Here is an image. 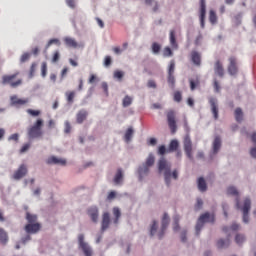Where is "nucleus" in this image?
<instances>
[{
  "label": "nucleus",
  "mask_w": 256,
  "mask_h": 256,
  "mask_svg": "<svg viewBox=\"0 0 256 256\" xmlns=\"http://www.w3.org/2000/svg\"><path fill=\"white\" fill-rule=\"evenodd\" d=\"M158 170L160 173H163L164 171V179L166 185L169 187L171 185V177L174 179H177L179 177V173L177 170H174L173 173H171V164L165 160V158H161L158 162Z\"/></svg>",
  "instance_id": "f257e3e1"
},
{
  "label": "nucleus",
  "mask_w": 256,
  "mask_h": 256,
  "mask_svg": "<svg viewBox=\"0 0 256 256\" xmlns=\"http://www.w3.org/2000/svg\"><path fill=\"white\" fill-rule=\"evenodd\" d=\"M19 72H15L14 74L3 75L1 83L3 85H10L12 89H17L20 85L23 84V80L21 78H17Z\"/></svg>",
  "instance_id": "f03ea898"
},
{
  "label": "nucleus",
  "mask_w": 256,
  "mask_h": 256,
  "mask_svg": "<svg viewBox=\"0 0 256 256\" xmlns=\"http://www.w3.org/2000/svg\"><path fill=\"white\" fill-rule=\"evenodd\" d=\"M43 119H37L32 127L28 129L29 139H39L43 137Z\"/></svg>",
  "instance_id": "7ed1b4c3"
},
{
  "label": "nucleus",
  "mask_w": 256,
  "mask_h": 256,
  "mask_svg": "<svg viewBox=\"0 0 256 256\" xmlns=\"http://www.w3.org/2000/svg\"><path fill=\"white\" fill-rule=\"evenodd\" d=\"M215 216H211L209 213L202 214L196 224V235H199L201 233V229H203V225L205 223H214Z\"/></svg>",
  "instance_id": "20e7f679"
},
{
  "label": "nucleus",
  "mask_w": 256,
  "mask_h": 256,
  "mask_svg": "<svg viewBox=\"0 0 256 256\" xmlns=\"http://www.w3.org/2000/svg\"><path fill=\"white\" fill-rule=\"evenodd\" d=\"M155 163V157L153 156V154H150L146 160V163L143 167H140L138 170V173L140 175V180L143 179L144 175H148L149 174V168L153 167Z\"/></svg>",
  "instance_id": "39448f33"
},
{
  "label": "nucleus",
  "mask_w": 256,
  "mask_h": 256,
  "mask_svg": "<svg viewBox=\"0 0 256 256\" xmlns=\"http://www.w3.org/2000/svg\"><path fill=\"white\" fill-rule=\"evenodd\" d=\"M78 243L85 256H93V250L91 249V246L85 242V235H78Z\"/></svg>",
  "instance_id": "423d86ee"
},
{
  "label": "nucleus",
  "mask_w": 256,
  "mask_h": 256,
  "mask_svg": "<svg viewBox=\"0 0 256 256\" xmlns=\"http://www.w3.org/2000/svg\"><path fill=\"white\" fill-rule=\"evenodd\" d=\"M229 64H228V73L229 75H237L239 73V64L237 62V57L230 56L228 58Z\"/></svg>",
  "instance_id": "0eeeda50"
},
{
  "label": "nucleus",
  "mask_w": 256,
  "mask_h": 256,
  "mask_svg": "<svg viewBox=\"0 0 256 256\" xmlns=\"http://www.w3.org/2000/svg\"><path fill=\"white\" fill-rule=\"evenodd\" d=\"M242 210L244 223H249V211H251V199L245 198L243 207L238 208Z\"/></svg>",
  "instance_id": "6e6552de"
},
{
  "label": "nucleus",
  "mask_w": 256,
  "mask_h": 256,
  "mask_svg": "<svg viewBox=\"0 0 256 256\" xmlns=\"http://www.w3.org/2000/svg\"><path fill=\"white\" fill-rule=\"evenodd\" d=\"M184 151L188 159L193 161V143L191 142V138L189 136L184 138Z\"/></svg>",
  "instance_id": "1a4fd4ad"
},
{
  "label": "nucleus",
  "mask_w": 256,
  "mask_h": 256,
  "mask_svg": "<svg viewBox=\"0 0 256 256\" xmlns=\"http://www.w3.org/2000/svg\"><path fill=\"white\" fill-rule=\"evenodd\" d=\"M27 103H29V98H19L17 95L10 97V105L12 107H23V105H27Z\"/></svg>",
  "instance_id": "9d476101"
},
{
  "label": "nucleus",
  "mask_w": 256,
  "mask_h": 256,
  "mask_svg": "<svg viewBox=\"0 0 256 256\" xmlns=\"http://www.w3.org/2000/svg\"><path fill=\"white\" fill-rule=\"evenodd\" d=\"M167 121L169 128L171 130V133L177 132V122H175V111L170 110L167 112Z\"/></svg>",
  "instance_id": "9b49d317"
},
{
  "label": "nucleus",
  "mask_w": 256,
  "mask_h": 256,
  "mask_svg": "<svg viewBox=\"0 0 256 256\" xmlns=\"http://www.w3.org/2000/svg\"><path fill=\"white\" fill-rule=\"evenodd\" d=\"M207 15V2L206 0H200V26L205 29V17Z\"/></svg>",
  "instance_id": "f8f14e48"
},
{
  "label": "nucleus",
  "mask_w": 256,
  "mask_h": 256,
  "mask_svg": "<svg viewBox=\"0 0 256 256\" xmlns=\"http://www.w3.org/2000/svg\"><path fill=\"white\" fill-rule=\"evenodd\" d=\"M167 227H169V214L164 213V215L162 217L161 230L158 233V238L159 239H163V236L165 235V231H166Z\"/></svg>",
  "instance_id": "ddd939ff"
},
{
  "label": "nucleus",
  "mask_w": 256,
  "mask_h": 256,
  "mask_svg": "<svg viewBox=\"0 0 256 256\" xmlns=\"http://www.w3.org/2000/svg\"><path fill=\"white\" fill-rule=\"evenodd\" d=\"M214 73L221 78L225 76V68L223 67V63L221 62V60H217L214 63Z\"/></svg>",
  "instance_id": "4468645a"
},
{
  "label": "nucleus",
  "mask_w": 256,
  "mask_h": 256,
  "mask_svg": "<svg viewBox=\"0 0 256 256\" xmlns=\"http://www.w3.org/2000/svg\"><path fill=\"white\" fill-rule=\"evenodd\" d=\"M209 104L211 106V111L214 119H219V108L217 106V98H209Z\"/></svg>",
  "instance_id": "2eb2a0df"
},
{
  "label": "nucleus",
  "mask_w": 256,
  "mask_h": 256,
  "mask_svg": "<svg viewBox=\"0 0 256 256\" xmlns=\"http://www.w3.org/2000/svg\"><path fill=\"white\" fill-rule=\"evenodd\" d=\"M227 195H232L236 197V209H241V204L239 203V191L236 187L230 186L227 188Z\"/></svg>",
  "instance_id": "dca6fc26"
},
{
  "label": "nucleus",
  "mask_w": 256,
  "mask_h": 256,
  "mask_svg": "<svg viewBox=\"0 0 256 256\" xmlns=\"http://www.w3.org/2000/svg\"><path fill=\"white\" fill-rule=\"evenodd\" d=\"M27 175V166L25 164H22L19 168L18 171H16L13 175V179L19 180L23 179Z\"/></svg>",
  "instance_id": "f3484780"
},
{
  "label": "nucleus",
  "mask_w": 256,
  "mask_h": 256,
  "mask_svg": "<svg viewBox=\"0 0 256 256\" xmlns=\"http://www.w3.org/2000/svg\"><path fill=\"white\" fill-rule=\"evenodd\" d=\"M88 215L93 221V223H97L99 221V209L97 206H92L88 209Z\"/></svg>",
  "instance_id": "a211bd4d"
},
{
  "label": "nucleus",
  "mask_w": 256,
  "mask_h": 256,
  "mask_svg": "<svg viewBox=\"0 0 256 256\" xmlns=\"http://www.w3.org/2000/svg\"><path fill=\"white\" fill-rule=\"evenodd\" d=\"M111 223V217L108 212H105L102 216L101 231H107Z\"/></svg>",
  "instance_id": "6ab92c4d"
},
{
  "label": "nucleus",
  "mask_w": 256,
  "mask_h": 256,
  "mask_svg": "<svg viewBox=\"0 0 256 256\" xmlns=\"http://www.w3.org/2000/svg\"><path fill=\"white\" fill-rule=\"evenodd\" d=\"M41 229V224L39 223H33V224H27L25 226L26 233H38Z\"/></svg>",
  "instance_id": "aec40b11"
},
{
  "label": "nucleus",
  "mask_w": 256,
  "mask_h": 256,
  "mask_svg": "<svg viewBox=\"0 0 256 256\" xmlns=\"http://www.w3.org/2000/svg\"><path fill=\"white\" fill-rule=\"evenodd\" d=\"M48 165H66L67 161L65 159L57 158L55 156H51L47 159Z\"/></svg>",
  "instance_id": "412c9836"
},
{
  "label": "nucleus",
  "mask_w": 256,
  "mask_h": 256,
  "mask_svg": "<svg viewBox=\"0 0 256 256\" xmlns=\"http://www.w3.org/2000/svg\"><path fill=\"white\" fill-rule=\"evenodd\" d=\"M191 60H192V63H194L196 65V67L201 66V54L199 52L192 51L191 52Z\"/></svg>",
  "instance_id": "4be33fe9"
},
{
  "label": "nucleus",
  "mask_w": 256,
  "mask_h": 256,
  "mask_svg": "<svg viewBox=\"0 0 256 256\" xmlns=\"http://www.w3.org/2000/svg\"><path fill=\"white\" fill-rule=\"evenodd\" d=\"M87 115H89L87 110H80L76 115V122L81 125V123L87 119Z\"/></svg>",
  "instance_id": "5701e85b"
},
{
  "label": "nucleus",
  "mask_w": 256,
  "mask_h": 256,
  "mask_svg": "<svg viewBox=\"0 0 256 256\" xmlns=\"http://www.w3.org/2000/svg\"><path fill=\"white\" fill-rule=\"evenodd\" d=\"M64 43L67 47H70L72 49H77V47H79V44L77 43V41L71 37H65Z\"/></svg>",
  "instance_id": "b1692460"
},
{
  "label": "nucleus",
  "mask_w": 256,
  "mask_h": 256,
  "mask_svg": "<svg viewBox=\"0 0 256 256\" xmlns=\"http://www.w3.org/2000/svg\"><path fill=\"white\" fill-rule=\"evenodd\" d=\"M239 229H240L239 224L233 223L230 228L227 227V226H224V227L222 228V231H223L224 233H226V234L228 235V237H231V232H230V231H239Z\"/></svg>",
  "instance_id": "393cba45"
},
{
  "label": "nucleus",
  "mask_w": 256,
  "mask_h": 256,
  "mask_svg": "<svg viewBox=\"0 0 256 256\" xmlns=\"http://www.w3.org/2000/svg\"><path fill=\"white\" fill-rule=\"evenodd\" d=\"M144 1H145V5H147L148 7H151L154 13H157V11H159L158 1L156 0H144Z\"/></svg>",
  "instance_id": "a878e982"
},
{
  "label": "nucleus",
  "mask_w": 256,
  "mask_h": 256,
  "mask_svg": "<svg viewBox=\"0 0 256 256\" xmlns=\"http://www.w3.org/2000/svg\"><path fill=\"white\" fill-rule=\"evenodd\" d=\"M170 45L172 49H178L179 44H177V38H175V30L170 31Z\"/></svg>",
  "instance_id": "bb28decb"
},
{
  "label": "nucleus",
  "mask_w": 256,
  "mask_h": 256,
  "mask_svg": "<svg viewBox=\"0 0 256 256\" xmlns=\"http://www.w3.org/2000/svg\"><path fill=\"white\" fill-rule=\"evenodd\" d=\"M219 149H221V138L219 136H216L213 142V153H219Z\"/></svg>",
  "instance_id": "cd10ccee"
},
{
  "label": "nucleus",
  "mask_w": 256,
  "mask_h": 256,
  "mask_svg": "<svg viewBox=\"0 0 256 256\" xmlns=\"http://www.w3.org/2000/svg\"><path fill=\"white\" fill-rule=\"evenodd\" d=\"M231 245V240L227 238L226 240L220 239L217 242L218 249H225Z\"/></svg>",
  "instance_id": "c85d7f7f"
},
{
  "label": "nucleus",
  "mask_w": 256,
  "mask_h": 256,
  "mask_svg": "<svg viewBox=\"0 0 256 256\" xmlns=\"http://www.w3.org/2000/svg\"><path fill=\"white\" fill-rule=\"evenodd\" d=\"M8 241L9 235H7L3 228H0V243H2V245H5L6 243H8Z\"/></svg>",
  "instance_id": "c756f323"
},
{
  "label": "nucleus",
  "mask_w": 256,
  "mask_h": 256,
  "mask_svg": "<svg viewBox=\"0 0 256 256\" xmlns=\"http://www.w3.org/2000/svg\"><path fill=\"white\" fill-rule=\"evenodd\" d=\"M198 189L199 191H201L202 193L207 191V182H205V178L200 177L198 179Z\"/></svg>",
  "instance_id": "7c9ffc66"
},
{
  "label": "nucleus",
  "mask_w": 256,
  "mask_h": 256,
  "mask_svg": "<svg viewBox=\"0 0 256 256\" xmlns=\"http://www.w3.org/2000/svg\"><path fill=\"white\" fill-rule=\"evenodd\" d=\"M179 149V141L172 140L169 144V148L167 150V153H173L174 151H177Z\"/></svg>",
  "instance_id": "2f4dec72"
},
{
  "label": "nucleus",
  "mask_w": 256,
  "mask_h": 256,
  "mask_svg": "<svg viewBox=\"0 0 256 256\" xmlns=\"http://www.w3.org/2000/svg\"><path fill=\"white\" fill-rule=\"evenodd\" d=\"M122 181H123V170L118 169L114 177V183L115 185H119Z\"/></svg>",
  "instance_id": "473e14b6"
},
{
  "label": "nucleus",
  "mask_w": 256,
  "mask_h": 256,
  "mask_svg": "<svg viewBox=\"0 0 256 256\" xmlns=\"http://www.w3.org/2000/svg\"><path fill=\"white\" fill-rule=\"evenodd\" d=\"M234 116L237 123H241V121H243V110L241 108H236L234 112Z\"/></svg>",
  "instance_id": "72a5a7b5"
},
{
  "label": "nucleus",
  "mask_w": 256,
  "mask_h": 256,
  "mask_svg": "<svg viewBox=\"0 0 256 256\" xmlns=\"http://www.w3.org/2000/svg\"><path fill=\"white\" fill-rule=\"evenodd\" d=\"M133 127H130L126 130L125 135H124V140L126 141V143H129L131 141V139H133Z\"/></svg>",
  "instance_id": "f704fd0d"
},
{
  "label": "nucleus",
  "mask_w": 256,
  "mask_h": 256,
  "mask_svg": "<svg viewBox=\"0 0 256 256\" xmlns=\"http://www.w3.org/2000/svg\"><path fill=\"white\" fill-rule=\"evenodd\" d=\"M189 83H190L191 91H195L197 89V87H199V85H201V81H199V78H196L195 80L190 79Z\"/></svg>",
  "instance_id": "c9c22d12"
},
{
  "label": "nucleus",
  "mask_w": 256,
  "mask_h": 256,
  "mask_svg": "<svg viewBox=\"0 0 256 256\" xmlns=\"http://www.w3.org/2000/svg\"><path fill=\"white\" fill-rule=\"evenodd\" d=\"M26 220L28 221V224L37 223V215L27 212Z\"/></svg>",
  "instance_id": "e433bc0d"
},
{
  "label": "nucleus",
  "mask_w": 256,
  "mask_h": 256,
  "mask_svg": "<svg viewBox=\"0 0 256 256\" xmlns=\"http://www.w3.org/2000/svg\"><path fill=\"white\" fill-rule=\"evenodd\" d=\"M65 97H66V101L67 103H73L74 99H75V91H67L65 93Z\"/></svg>",
  "instance_id": "4c0bfd02"
},
{
  "label": "nucleus",
  "mask_w": 256,
  "mask_h": 256,
  "mask_svg": "<svg viewBox=\"0 0 256 256\" xmlns=\"http://www.w3.org/2000/svg\"><path fill=\"white\" fill-rule=\"evenodd\" d=\"M113 215L115 217L114 224L117 225L119 223V218L121 217V210L118 207L113 208Z\"/></svg>",
  "instance_id": "58836bf2"
},
{
  "label": "nucleus",
  "mask_w": 256,
  "mask_h": 256,
  "mask_svg": "<svg viewBox=\"0 0 256 256\" xmlns=\"http://www.w3.org/2000/svg\"><path fill=\"white\" fill-rule=\"evenodd\" d=\"M209 21L212 25H215V23H217V14L214 10H210L209 12Z\"/></svg>",
  "instance_id": "ea45409f"
},
{
  "label": "nucleus",
  "mask_w": 256,
  "mask_h": 256,
  "mask_svg": "<svg viewBox=\"0 0 256 256\" xmlns=\"http://www.w3.org/2000/svg\"><path fill=\"white\" fill-rule=\"evenodd\" d=\"M235 242L237 245H243V243H245V235L237 234L235 236Z\"/></svg>",
  "instance_id": "a19ab883"
},
{
  "label": "nucleus",
  "mask_w": 256,
  "mask_h": 256,
  "mask_svg": "<svg viewBox=\"0 0 256 256\" xmlns=\"http://www.w3.org/2000/svg\"><path fill=\"white\" fill-rule=\"evenodd\" d=\"M131 103H133V98H131L130 96H125L122 101L123 107H129V105H131Z\"/></svg>",
  "instance_id": "79ce46f5"
},
{
  "label": "nucleus",
  "mask_w": 256,
  "mask_h": 256,
  "mask_svg": "<svg viewBox=\"0 0 256 256\" xmlns=\"http://www.w3.org/2000/svg\"><path fill=\"white\" fill-rule=\"evenodd\" d=\"M41 77H43V79L47 77V62H42L41 64Z\"/></svg>",
  "instance_id": "37998d69"
},
{
  "label": "nucleus",
  "mask_w": 256,
  "mask_h": 256,
  "mask_svg": "<svg viewBox=\"0 0 256 256\" xmlns=\"http://www.w3.org/2000/svg\"><path fill=\"white\" fill-rule=\"evenodd\" d=\"M161 51V45L159 43L154 42L152 44V53L157 55Z\"/></svg>",
  "instance_id": "c03bdc74"
},
{
  "label": "nucleus",
  "mask_w": 256,
  "mask_h": 256,
  "mask_svg": "<svg viewBox=\"0 0 256 256\" xmlns=\"http://www.w3.org/2000/svg\"><path fill=\"white\" fill-rule=\"evenodd\" d=\"M168 83L172 89H175V76L173 74H168Z\"/></svg>",
  "instance_id": "a18cd8bd"
},
{
  "label": "nucleus",
  "mask_w": 256,
  "mask_h": 256,
  "mask_svg": "<svg viewBox=\"0 0 256 256\" xmlns=\"http://www.w3.org/2000/svg\"><path fill=\"white\" fill-rule=\"evenodd\" d=\"M51 45H61V42L59 41V39L54 38L48 41L47 45H46V49H48Z\"/></svg>",
  "instance_id": "49530a36"
},
{
  "label": "nucleus",
  "mask_w": 256,
  "mask_h": 256,
  "mask_svg": "<svg viewBox=\"0 0 256 256\" xmlns=\"http://www.w3.org/2000/svg\"><path fill=\"white\" fill-rule=\"evenodd\" d=\"M125 73L121 70H116L114 72V79H118L119 81H121V79H123Z\"/></svg>",
  "instance_id": "de8ad7c7"
},
{
  "label": "nucleus",
  "mask_w": 256,
  "mask_h": 256,
  "mask_svg": "<svg viewBox=\"0 0 256 256\" xmlns=\"http://www.w3.org/2000/svg\"><path fill=\"white\" fill-rule=\"evenodd\" d=\"M175 73V60L170 61V65L168 68V75H173Z\"/></svg>",
  "instance_id": "09e8293b"
},
{
  "label": "nucleus",
  "mask_w": 256,
  "mask_h": 256,
  "mask_svg": "<svg viewBox=\"0 0 256 256\" xmlns=\"http://www.w3.org/2000/svg\"><path fill=\"white\" fill-rule=\"evenodd\" d=\"M27 114L31 115L32 117H39L41 115V111L39 110H33V109H28Z\"/></svg>",
  "instance_id": "8fccbe9b"
},
{
  "label": "nucleus",
  "mask_w": 256,
  "mask_h": 256,
  "mask_svg": "<svg viewBox=\"0 0 256 256\" xmlns=\"http://www.w3.org/2000/svg\"><path fill=\"white\" fill-rule=\"evenodd\" d=\"M182 99H183V96H182L181 92L176 91L174 93V101H176V103H181Z\"/></svg>",
  "instance_id": "3c124183"
},
{
  "label": "nucleus",
  "mask_w": 256,
  "mask_h": 256,
  "mask_svg": "<svg viewBox=\"0 0 256 256\" xmlns=\"http://www.w3.org/2000/svg\"><path fill=\"white\" fill-rule=\"evenodd\" d=\"M173 51L171 50L170 47H165L163 50V56L164 57H172Z\"/></svg>",
  "instance_id": "603ef678"
},
{
  "label": "nucleus",
  "mask_w": 256,
  "mask_h": 256,
  "mask_svg": "<svg viewBox=\"0 0 256 256\" xmlns=\"http://www.w3.org/2000/svg\"><path fill=\"white\" fill-rule=\"evenodd\" d=\"M155 233H157V221H153V224L150 228V235L151 237H153V235H155Z\"/></svg>",
  "instance_id": "864d4df0"
},
{
  "label": "nucleus",
  "mask_w": 256,
  "mask_h": 256,
  "mask_svg": "<svg viewBox=\"0 0 256 256\" xmlns=\"http://www.w3.org/2000/svg\"><path fill=\"white\" fill-rule=\"evenodd\" d=\"M30 58H31V54L29 52H26V53L22 54L20 61L22 63H25L26 61H29Z\"/></svg>",
  "instance_id": "5fc2aeb1"
},
{
  "label": "nucleus",
  "mask_w": 256,
  "mask_h": 256,
  "mask_svg": "<svg viewBox=\"0 0 256 256\" xmlns=\"http://www.w3.org/2000/svg\"><path fill=\"white\" fill-rule=\"evenodd\" d=\"M203 207V200L201 198L197 199L196 205H195V210L199 211Z\"/></svg>",
  "instance_id": "6e6d98bb"
},
{
  "label": "nucleus",
  "mask_w": 256,
  "mask_h": 256,
  "mask_svg": "<svg viewBox=\"0 0 256 256\" xmlns=\"http://www.w3.org/2000/svg\"><path fill=\"white\" fill-rule=\"evenodd\" d=\"M66 5L70 7V9H75V7H77L75 0H66Z\"/></svg>",
  "instance_id": "4d7b16f0"
},
{
  "label": "nucleus",
  "mask_w": 256,
  "mask_h": 256,
  "mask_svg": "<svg viewBox=\"0 0 256 256\" xmlns=\"http://www.w3.org/2000/svg\"><path fill=\"white\" fill-rule=\"evenodd\" d=\"M174 231H179V216L174 217Z\"/></svg>",
  "instance_id": "13d9d810"
},
{
  "label": "nucleus",
  "mask_w": 256,
  "mask_h": 256,
  "mask_svg": "<svg viewBox=\"0 0 256 256\" xmlns=\"http://www.w3.org/2000/svg\"><path fill=\"white\" fill-rule=\"evenodd\" d=\"M37 69V63H32L30 67V77H33L35 75V70Z\"/></svg>",
  "instance_id": "bf43d9fd"
},
{
  "label": "nucleus",
  "mask_w": 256,
  "mask_h": 256,
  "mask_svg": "<svg viewBox=\"0 0 256 256\" xmlns=\"http://www.w3.org/2000/svg\"><path fill=\"white\" fill-rule=\"evenodd\" d=\"M147 87L150 89H157V83H155V80H149L147 83Z\"/></svg>",
  "instance_id": "052dcab7"
},
{
  "label": "nucleus",
  "mask_w": 256,
  "mask_h": 256,
  "mask_svg": "<svg viewBox=\"0 0 256 256\" xmlns=\"http://www.w3.org/2000/svg\"><path fill=\"white\" fill-rule=\"evenodd\" d=\"M64 126V133H71V123H69V121H66Z\"/></svg>",
  "instance_id": "680f3d73"
},
{
  "label": "nucleus",
  "mask_w": 256,
  "mask_h": 256,
  "mask_svg": "<svg viewBox=\"0 0 256 256\" xmlns=\"http://www.w3.org/2000/svg\"><path fill=\"white\" fill-rule=\"evenodd\" d=\"M167 153V148H165V145H162L158 148V155H164Z\"/></svg>",
  "instance_id": "e2e57ef3"
},
{
  "label": "nucleus",
  "mask_w": 256,
  "mask_h": 256,
  "mask_svg": "<svg viewBox=\"0 0 256 256\" xmlns=\"http://www.w3.org/2000/svg\"><path fill=\"white\" fill-rule=\"evenodd\" d=\"M59 59H60L59 51H56L52 57V63H57V61H59Z\"/></svg>",
  "instance_id": "0e129e2a"
},
{
  "label": "nucleus",
  "mask_w": 256,
  "mask_h": 256,
  "mask_svg": "<svg viewBox=\"0 0 256 256\" xmlns=\"http://www.w3.org/2000/svg\"><path fill=\"white\" fill-rule=\"evenodd\" d=\"M112 63L111 56H106L104 59V65L105 67H109Z\"/></svg>",
  "instance_id": "69168bd1"
},
{
  "label": "nucleus",
  "mask_w": 256,
  "mask_h": 256,
  "mask_svg": "<svg viewBox=\"0 0 256 256\" xmlns=\"http://www.w3.org/2000/svg\"><path fill=\"white\" fill-rule=\"evenodd\" d=\"M214 89L216 93H219V91H221V86L219 85V82L217 80H214Z\"/></svg>",
  "instance_id": "338daca9"
},
{
  "label": "nucleus",
  "mask_w": 256,
  "mask_h": 256,
  "mask_svg": "<svg viewBox=\"0 0 256 256\" xmlns=\"http://www.w3.org/2000/svg\"><path fill=\"white\" fill-rule=\"evenodd\" d=\"M250 155H251V157H253L254 159H256V148H252V149L250 150Z\"/></svg>",
  "instance_id": "774afa93"
}]
</instances>
